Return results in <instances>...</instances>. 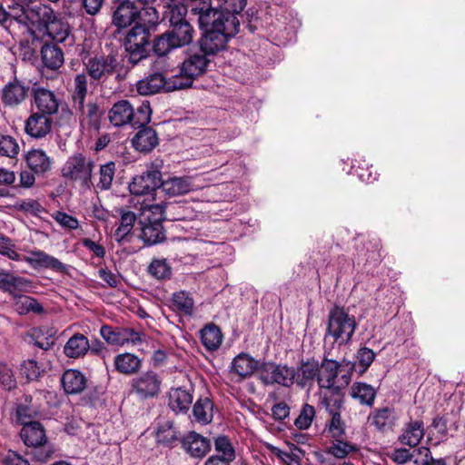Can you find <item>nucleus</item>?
Masks as SVG:
<instances>
[{"mask_svg":"<svg viewBox=\"0 0 465 465\" xmlns=\"http://www.w3.org/2000/svg\"><path fill=\"white\" fill-rule=\"evenodd\" d=\"M152 113L148 101L143 102L135 110L130 101L122 99L113 104L108 111L107 118L114 127H123L128 124L133 127H140L151 122Z\"/></svg>","mask_w":465,"mask_h":465,"instance_id":"obj_3","label":"nucleus"},{"mask_svg":"<svg viewBox=\"0 0 465 465\" xmlns=\"http://www.w3.org/2000/svg\"><path fill=\"white\" fill-rule=\"evenodd\" d=\"M83 64L85 71L84 74L86 75V78L89 76L96 84H104L114 74V78L118 83L125 78V74L120 72L122 66L117 60V56L113 54L91 55L84 60Z\"/></svg>","mask_w":465,"mask_h":465,"instance_id":"obj_4","label":"nucleus"},{"mask_svg":"<svg viewBox=\"0 0 465 465\" xmlns=\"http://www.w3.org/2000/svg\"><path fill=\"white\" fill-rule=\"evenodd\" d=\"M32 448L34 460L38 462H46L53 458L55 452L54 445L47 442V440L45 443H41L40 445L34 446Z\"/></svg>","mask_w":465,"mask_h":465,"instance_id":"obj_54","label":"nucleus"},{"mask_svg":"<svg viewBox=\"0 0 465 465\" xmlns=\"http://www.w3.org/2000/svg\"><path fill=\"white\" fill-rule=\"evenodd\" d=\"M166 32L178 48L190 45L193 39L194 31L189 22L170 26Z\"/></svg>","mask_w":465,"mask_h":465,"instance_id":"obj_38","label":"nucleus"},{"mask_svg":"<svg viewBox=\"0 0 465 465\" xmlns=\"http://www.w3.org/2000/svg\"><path fill=\"white\" fill-rule=\"evenodd\" d=\"M415 465H447L442 459H433L430 450L426 447L417 449V457L414 459Z\"/></svg>","mask_w":465,"mask_h":465,"instance_id":"obj_56","label":"nucleus"},{"mask_svg":"<svg viewBox=\"0 0 465 465\" xmlns=\"http://www.w3.org/2000/svg\"><path fill=\"white\" fill-rule=\"evenodd\" d=\"M179 431L173 425V421L167 420L160 424L156 430V438L158 442L165 446H173L179 440Z\"/></svg>","mask_w":465,"mask_h":465,"instance_id":"obj_42","label":"nucleus"},{"mask_svg":"<svg viewBox=\"0 0 465 465\" xmlns=\"http://www.w3.org/2000/svg\"><path fill=\"white\" fill-rule=\"evenodd\" d=\"M120 328V335H121V346L125 343L132 342L134 344L139 343L142 341L143 337L144 336L143 332L138 331L134 328H126V327H119Z\"/></svg>","mask_w":465,"mask_h":465,"instance_id":"obj_60","label":"nucleus"},{"mask_svg":"<svg viewBox=\"0 0 465 465\" xmlns=\"http://www.w3.org/2000/svg\"><path fill=\"white\" fill-rule=\"evenodd\" d=\"M431 427L436 430L435 441L432 442L433 445H438L440 441L446 440L448 436V426L447 420L442 417H436L433 419Z\"/></svg>","mask_w":465,"mask_h":465,"instance_id":"obj_62","label":"nucleus"},{"mask_svg":"<svg viewBox=\"0 0 465 465\" xmlns=\"http://www.w3.org/2000/svg\"><path fill=\"white\" fill-rule=\"evenodd\" d=\"M51 116L40 112H33L25 124V133L34 138H43L52 130Z\"/></svg>","mask_w":465,"mask_h":465,"instance_id":"obj_20","label":"nucleus"},{"mask_svg":"<svg viewBox=\"0 0 465 465\" xmlns=\"http://www.w3.org/2000/svg\"><path fill=\"white\" fill-rule=\"evenodd\" d=\"M61 382L67 394L81 393L86 387L85 376L77 370H67L64 372Z\"/></svg>","mask_w":465,"mask_h":465,"instance_id":"obj_32","label":"nucleus"},{"mask_svg":"<svg viewBox=\"0 0 465 465\" xmlns=\"http://www.w3.org/2000/svg\"><path fill=\"white\" fill-rule=\"evenodd\" d=\"M94 162L87 158L83 153L71 155L62 167V176L71 180L79 181L84 188L90 189L93 185L92 173Z\"/></svg>","mask_w":465,"mask_h":465,"instance_id":"obj_8","label":"nucleus"},{"mask_svg":"<svg viewBox=\"0 0 465 465\" xmlns=\"http://www.w3.org/2000/svg\"><path fill=\"white\" fill-rule=\"evenodd\" d=\"M43 336V331L39 328H33L26 334L25 341L37 348H40L44 351H48L54 344L53 341H50L48 338H45L43 341H39V338Z\"/></svg>","mask_w":465,"mask_h":465,"instance_id":"obj_55","label":"nucleus"},{"mask_svg":"<svg viewBox=\"0 0 465 465\" xmlns=\"http://www.w3.org/2000/svg\"><path fill=\"white\" fill-rule=\"evenodd\" d=\"M258 368V361L247 353H240L232 361L231 372L243 380L251 377Z\"/></svg>","mask_w":465,"mask_h":465,"instance_id":"obj_23","label":"nucleus"},{"mask_svg":"<svg viewBox=\"0 0 465 465\" xmlns=\"http://www.w3.org/2000/svg\"><path fill=\"white\" fill-rule=\"evenodd\" d=\"M90 349L88 339L82 333H74L64 346V353L68 358L78 359L84 357Z\"/></svg>","mask_w":465,"mask_h":465,"instance_id":"obj_31","label":"nucleus"},{"mask_svg":"<svg viewBox=\"0 0 465 465\" xmlns=\"http://www.w3.org/2000/svg\"><path fill=\"white\" fill-rule=\"evenodd\" d=\"M36 112L52 116L58 112L60 100L56 94L45 87H34L31 91Z\"/></svg>","mask_w":465,"mask_h":465,"instance_id":"obj_15","label":"nucleus"},{"mask_svg":"<svg viewBox=\"0 0 465 465\" xmlns=\"http://www.w3.org/2000/svg\"><path fill=\"white\" fill-rule=\"evenodd\" d=\"M323 403L326 407V410L331 416V420L326 424L327 432L330 434L331 439L343 438V436L346 433V424L344 420L341 419L340 411L331 407L329 400L327 398L323 399Z\"/></svg>","mask_w":465,"mask_h":465,"instance_id":"obj_34","label":"nucleus"},{"mask_svg":"<svg viewBox=\"0 0 465 465\" xmlns=\"http://www.w3.org/2000/svg\"><path fill=\"white\" fill-rule=\"evenodd\" d=\"M15 307L20 315H25L29 312H34L35 314H42L45 312L43 305L35 298L23 295L22 293L19 297H16Z\"/></svg>","mask_w":465,"mask_h":465,"instance_id":"obj_41","label":"nucleus"},{"mask_svg":"<svg viewBox=\"0 0 465 465\" xmlns=\"http://www.w3.org/2000/svg\"><path fill=\"white\" fill-rule=\"evenodd\" d=\"M25 4L23 3H15L12 5H9V11H7V23L15 20L18 24L26 25L27 18H28V8H25Z\"/></svg>","mask_w":465,"mask_h":465,"instance_id":"obj_53","label":"nucleus"},{"mask_svg":"<svg viewBox=\"0 0 465 465\" xmlns=\"http://www.w3.org/2000/svg\"><path fill=\"white\" fill-rule=\"evenodd\" d=\"M112 24L123 29L135 24L138 7L132 0H112Z\"/></svg>","mask_w":465,"mask_h":465,"instance_id":"obj_12","label":"nucleus"},{"mask_svg":"<svg viewBox=\"0 0 465 465\" xmlns=\"http://www.w3.org/2000/svg\"><path fill=\"white\" fill-rule=\"evenodd\" d=\"M9 242L0 243V253L8 257L13 261H24L35 270L49 269L56 272L64 273L67 267L57 258L40 250L29 251L28 255L20 258V254L16 252L13 246L8 244Z\"/></svg>","mask_w":465,"mask_h":465,"instance_id":"obj_6","label":"nucleus"},{"mask_svg":"<svg viewBox=\"0 0 465 465\" xmlns=\"http://www.w3.org/2000/svg\"><path fill=\"white\" fill-rule=\"evenodd\" d=\"M355 317L350 315L344 308L334 306L328 315V325L325 339L333 338L340 346L348 344L356 330Z\"/></svg>","mask_w":465,"mask_h":465,"instance_id":"obj_5","label":"nucleus"},{"mask_svg":"<svg viewBox=\"0 0 465 465\" xmlns=\"http://www.w3.org/2000/svg\"><path fill=\"white\" fill-rule=\"evenodd\" d=\"M151 34V31L137 25L126 34L124 48L128 54V61L133 65L148 57Z\"/></svg>","mask_w":465,"mask_h":465,"instance_id":"obj_9","label":"nucleus"},{"mask_svg":"<svg viewBox=\"0 0 465 465\" xmlns=\"http://www.w3.org/2000/svg\"><path fill=\"white\" fill-rule=\"evenodd\" d=\"M186 14L187 7L184 5L168 4L167 10L163 14V20H166L170 26L188 23L185 19Z\"/></svg>","mask_w":465,"mask_h":465,"instance_id":"obj_46","label":"nucleus"},{"mask_svg":"<svg viewBox=\"0 0 465 465\" xmlns=\"http://www.w3.org/2000/svg\"><path fill=\"white\" fill-rule=\"evenodd\" d=\"M315 414L316 411L314 407L308 403H304L298 417L294 420V426L299 430L309 429L315 418Z\"/></svg>","mask_w":465,"mask_h":465,"instance_id":"obj_50","label":"nucleus"},{"mask_svg":"<svg viewBox=\"0 0 465 465\" xmlns=\"http://www.w3.org/2000/svg\"><path fill=\"white\" fill-rule=\"evenodd\" d=\"M161 379L153 371H147L132 381L133 390L142 398L156 396L160 391Z\"/></svg>","mask_w":465,"mask_h":465,"instance_id":"obj_18","label":"nucleus"},{"mask_svg":"<svg viewBox=\"0 0 465 465\" xmlns=\"http://www.w3.org/2000/svg\"><path fill=\"white\" fill-rule=\"evenodd\" d=\"M42 35L54 42L64 43L71 35V26L67 21L55 15Z\"/></svg>","mask_w":465,"mask_h":465,"instance_id":"obj_30","label":"nucleus"},{"mask_svg":"<svg viewBox=\"0 0 465 465\" xmlns=\"http://www.w3.org/2000/svg\"><path fill=\"white\" fill-rule=\"evenodd\" d=\"M340 364L336 361L324 359L320 364V371L317 378L318 385L324 389L334 388Z\"/></svg>","mask_w":465,"mask_h":465,"instance_id":"obj_28","label":"nucleus"},{"mask_svg":"<svg viewBox=\"0 0 465 465\" xmlns=\"http://www.w3.org/2000/svg\"><path fill=\"white\" fill-rule=\"evenodd\" d=\"M174 75L166 79L162 73H153L136 83V90L141 95H153L161 92L181 90L173 88Z\"/></svg>","mask_w":465,"mask_h":465,"instance_id":"obj_11","label":"nucleus"},{"mask_svg":"<svg viewBox=\"0 0 465 465\" xmlns=\"http://www.w3.org/2000/svg\"><path fill=\"white\" fill-rule=\"evenodd\" d=\"M30 87L16 78L8 82L2 89V102L5 106L15 107L27 98Z\"/></svg>","mask_w":465,"mask_h":465,"instance_id":"obj_17","label":"nucleus"},{"mask_svg":"<svg viewBox=\"0 0 465 465\" xmlns=\"http://www.w3.org/2000/svg\"><path fill=\"white\" fill-rule=\"evenodd\" d=\"M18 152L19 145L15 138L9 135H3L0 138V155L13 158Z\"/></svg>","mask_w":465,"mask_h":465,"instance_id":"obj_57","label":"nucleus"},{"mask_svg":"<svg viewBox=\"0 0 465 465\" xmlns=\"http://www.w3.org/2000/svg\"><path fill=\"white\" fill-rule=\"evenodd\" d=\"M193 402L189 390L182 387L172 388L168 392V406L176 414L187 413Z\"/></svg>","mask_w":465,"mask_h":465,"instance_id":"obj_21","label":"nucleus"},{"mask_svg":"<svg viewBox=\"0 0 465 465\" xmlns=\"http://www.w3.org/2000/svg\"><path fill=\"white\" fill-rule=\"evenodd\" d=\"M114 366L121 374L134 375L140 371L142 360L134 353L124 352L114 357Z\"/></svg>","mask_w":465,"mask_h":465,"instance_id":"obj_27","label":"nucleus"},{"mask_svg":"<svg viewBox=\"0 0 465 465\" xmlns=\"http://www.w3.org/2000/svg\"><path fill=\"white\" fill-rule=\"evenodd\" d=\"M173 306L184 314L191 315L193 311V300L185 292H178L173 294Z\"/></svg>","mask_w":465,"mask_h":465,"instance_id":"obj_51","label":"nucleus"},{"mask_svg":"<svg viewBox=\"0 0 465 465\" xmlns=\"http://www.w3.org/2000/svg\"><path fill=\"white\" fill-rule=\"evenodd\" d=\"M356 358L359 365L362 368L361 372H364L373 362L375 352L371 349L361 347L358 350Z\"/></svg>","mask_w":465,"mask_h":465,"instance_id":"obj_63","label":"nucleus"},{"mask_svg":"<svg viewBox=\"0 0 465 465\" xmlns=\"http://www.w3.org/2000/svg\"><path fill=\"white\" fill-rule=\"evenodd\" d=\"M70 93L72 108L78 117L80 126L84 129L98 132L101 128L104 110L96 101H90L85 104L88 94V81L84 74L80 73L74 76Z\"/></svg>","mask_w":465,"mask_h":465,"instance_id":"obj_2","label":"nucleus"},{"mask_svg":"<svg viewBox=\"0 0 465 465\" xmlns=\"http://www.w3.org/2000/svg\"><path fill=\"white\" fill-rule=\"evenodd\" d=\"M223 333L219 327L213 323L205 325V349L208 351L217 350L223 341Z\"/></svg>","mask_w":465,"mask_h":465,"instance_id":"obj_48","label":"nucleus"},{"mask_svg":"<svg viewBox=\"0 0 465 465\" xmlns=\"http://www.w3.org/2000/svg\"><path fill=\"white\" fill-rule=\"evenodd\" d=\"M159 24V14L155 7L147 5L140 9L138 8L135 25L153 32Z\"/></svg>","mask_w":465,"mask_h":465,"instance_id":"obj_39","label":"nucleus"},{"mask_svg":"<svg viewBox=\"0 0 465 465\" xmlns=\"http://www.w3.org/2000/svg\"><path fill=\"white\" fill-rule=\"evenodd\" d=\"M139 129L132 138L133 147L143 153H151L158 144L159 138L156 131L148 124L135 127Z\"/></svg>","mask_w":465,"mask_h":465,"instance_id":"obj_19","label":"nucleus"},{"mask_svg":"<svg viewBox=\"0 0 465 465\" xmlns=\"http://www.w3.org/2000/svg\"><path fill=\"white\" fill-rule=\"evenodd\" d=\"M0 382L7 391H11L16 386L13 371L5 363H0Z\"/></svg>","mask_w":465,"mask_h":465,"instance_id":"obj_64","label":"nucleus"},{"mask_svg":"<svg viewBox=\"0 0 465 465\" xmlns=\"http://www.w3.org/2000/svg\"><path fill=\"white\" fill-rule=\"evenodd\" d=\"M215 450L220 454V458L227 460H232L235 458L234 448L226 436H219L214 440Z\"/></svg>","mask_w":465,"mask_h":465,"instance_id":"obj_52","label":"nucleus"},{"mask_svg":"<svg viewBox=\"0 0 465 465\" xmlns=\"http://www.w3.org/2000/svg\"><path fill=\"white\" fill-rule=\"evenodd\" d=\"M21 372L28 381H35L40 377L41 370L36 361L27 360L22 363Z\"/></svg>","mask_w":465,"mask_h":465,"instance_id":"obj_61","label":"nucleus"},{"mask_svg":"<svg viewBox=\"0 0 465 465\" xmlns=\"http://www.w3.org/2000/svg\"><path fill=\"white\" fill-rule=\"evenodd\" d=\"M357 447L342 440V438L332 439L331 444L327 447L325 452L333 456L336 459H345L349 454L355 452Z\"/></svg>","mask_w":465,"mask_h":465,"instance_id":"obj_43","label":"nucleus"},{"mask_svg":"<svg viewBox=\"0 0 465 465\" xmlns=\"http://www.w3.org/2000/svg\"><path fill=\"white\" fill-rule=\"evenodd\" d=\"M178 48L167 32L158 35L153 41V51L158 56H164Z\"/></svg>","mask_w":465,"mask_h":465,"instance_id":"obj_47","label":"nucleus"},{"mask_svg":"<svg viewBox=\"0 0 465 465\" xmlns=\"http://www.w3.org/2000/svg\"><path fill=\"white\" fill-rule=\"evenodd\" d=\"M120 226L114 232V238L117 242H122L133 230L136 221V215L131 211L121 210Z\"/></svg>","mask_w":465,"mask_h":465,"instance_id":"obj_44","label":"nucleus"},{"mask_svg":"<svg viewBox=\"0 0 465 465\" xmlns=\"http://www.w3.org/2000/svg\"><path fill=\"white\" fill-rule=\"evenodd\" d=\"M198 50L189 49L187 58L183 62L179 74L174 75L173 88L192 87L193 81L203 74V34L197 41Z\"/></svg>","mask_w":465,"mask_h":465,"instance_id":"obj_7","label":"nucleus"},{"mask_svg":"<svg viewBox=\"0 0 465 465\" xmlns=\"http://www.w3.org/2000/svg\"><path fill=\"white\" fill-rule=\"evenodd\" d=\"M161 185V172L158 170H147L140 175L133 178L129 184V191L134 195L152 194Z\"/></svg>","mask_w":465,"mask_h":465,"instance_id":"obj_13","label":"nucleus"},{"mask_svg":"<svg viewBox=\"0 0 465 465\" xmlns=\"http://www.w3.org/2000/svg\"><path fill=\"white\" fill-rule=\"evenodd\" d=\"M246 5V0H223V7L205 13V56L224 48L240 26L236 17Z\"/></svg>","mask_w":465,"mask_h":465,"instance_id":"obj_1","label":"nucleus"},{"mask_svg":"<svg viewBox=\"0 0 465 465\" xmlns=\"http://www.w3.org/2000/svg\"><path fill=\"white\" fill-rule=\"evenodd\" d=\"M15 208L18 211H22L32 215H39L41 213L45 212V208L37 200L35 199L21 200L16 203Z\"/></svg>","mask_w":465,"mask_h":465,"instance_id":"obj_58","label":"nucleus"},{"mask_svg":"<svg viewBox=\"0 0 465 465\" xmlns=\"http://www.w3.org/2000/svg\"><path fill=\"white\" fill-rule=\"evenodd\" d=\"M32 287L33 282L31 280L15 275L8 271H0V291L14 299L19 297L23 292H29Z\"/></svg>","mask_w":465,"mask_h":465,"instance_id":"obj_14","label":"nucleus"},{"mask_svg":"<svg viewBox=\"0 0 465 465\" xmlns=\"http://www.w3.org/2000/svg\"><path fill=\"white\" fill-rule=\"evenodd\" d=\"M148 272L157 280L170 279L172 268L164 259H154L148 267Z\"/></svg>","mask_w":465,"mask_h":465,"instance_id":"obj_49","label":"nucleus"},{"mask_svg":"<svg viewBox=\"0 0 465 465\" xmlns=\"http://www.w3.org/2000/svg\"><path fill=\"white\" fill-rule=\"evenodd\" d=\"M140 223L142 225L140 238L146 245L157 244L165 240L163 223L160 220L148 219V223L141 221Z\"/></svg>","mask_w":465,"mask_h":465,"instance_id":"obj_24","label":"nucleus"},{"mask_svg":"<svg viewBox=\"0 0 465 465\" xmlns=\"http://www.w3.org/2000/svg\"><path fill=\"white\" fill-rule=\"evenodd\" d=\"M320 364L318 361H302L298 369L295 370L294 382L302 388L310 385L318 378Z\"/></svg>","mask_w":465,"mask_h":465,"instance_id":"obj_26","label":"nucleus"},{"mask_svg":"<svg viewBox=\"0 0 465 465\" xmlns=\"http://www.w3.org/2000/svg\"><path fill=\"white\" fill-rule=\"evenodd\" d=\"M25 162L28 168L35 174H44L51 170V159L41 149L30 150L25 154Z\"/></svg>","mask_w":465,"mask_h":465,"instance_id":"obj_29","label":"nucleus"},{"mask_svg":"<svg viewBox=\"0 0 465 465\" xmlns=\"http://www.w3.org/2000/svg\"><path fill=\"white\" fill-rule=\"evenodd\" d=\"M259 380L264 385L291 387L295 381V369L287 365L264 363L259 369Z\"/></svg>","mask_w":465,"mask_h":465,"instance_id":"obj_10","label":"nucleus"},{"mask_svg":"<svg viewBox=\"0 0 465 465\" xmlns=\"http://www.w3.org/2000/svg\"><path fill=\"white\" fill-rule=\"evenodd\" d=\"M115 163L107 162L104 164H101L99 168V181L96 183L97 188L101 191L109 190L112 187V183L115 174Z\"/></svg>","mask_w":465,"mask_h":465,"instance_id":"obj_45","label":"nucleus"},{"mask_svg":"<svg viewBox=\"0 0 465 465\" xmlns=\"http://www.w3.org/2000/svg\"><path fill=\"white\" fill-rule=\"evenodd\" d=\"M351 396L361 405L371 407L374 403L377 391L365 382H354L351 387Z\"/></svg>","mask_w":465,"mask_h":465,"instance_id":"obj_37","label":"nucleus"},{"mask_svg":"<svg viewBox=\"0 0 465 465\" xmlns=\"http://www.w3.org/2000/svg\"><path fill=\"white\" fill-rule=\"evenodd\" d=\"M183 448L193 457L203 456V436L195 431H190L181 440Z\"/></svg>","mask_w":465,"mask_h":465,"instance_id":"obj_40","label":"nucleus"},{"mask_svg":"<svg viewBox=\"0 0 465 465\" xmlns=\"http://www.w3.org/2000/svg\"><path fill=\"white\" fill-rule=\"evenodd\" d=\"M424 434L423 421L421 420H411L404 425L402 432L399 436V441L403 445L416 447L423 439Z\"/></svg>","mask_w":465,"mask_h":465,"instance_id":"obj_22","label":"nucleus"},{"mask_svg":"<svg viewBox=\"0 0 465 465\" xmlns=\"http://www.w3.org/2000/svg\"><path fill=\"white\" fill-rule=\"evenodd\" d=\"M397 419L395 410L390 407L377 409L369 416L371 423L379 430H391Z\"/></svg>","mask_w":465,"mask_h":465,"instance_id":"obj_33","label":"nucleus"},{"mask_svg":"<svg viewBox=\"0 0 465 465\" xmlns=\"http://www.w3.org/2000/svg\"><path fill=\"white\" fill-rule=\"evenodd\" d=\"M100 335L111 345L121 346L120 328H114L110 325H103L100 329Z\"/></svg>","mask_w":465,"mask_h":465,"instance_id":"obj_59","label":"nucleus"},{"mask_svg":"<svg viewBox=\"0 0 465 465\" xmlns=\"http://www.w3.org/2000/svg\"><path fill=\"white\" fill-rule=\"evenodd\" d=\"M41 56L45 67L58 69L64 64V53L55 45L45 43L41 48Z\"/></svg>","mask_w":465,"mask_h":465,"instance_id":"obj_36","label":"nucleus"},{"mask_svg":"<svg viewBox=\"0 0 465 465\" xmlns=\"http://www.w3.org/2000/svg\"><path fill=\"white\" fill-rule=\"evenodd\" d=\"M20 436L24 443L28 447L40 445L47 440L45 428L39 421L23 424Z\"/></svg>","mask_w":465,"mask_h":465,"instance_id":"obj_25","label":"nucleus"},{"mask_svg":"<svg viewBox=\"0 0 465 465\" xmlns=\"http://www.w3.org/2000/svg\"><path fill=\"white\" fill-rule=\"evenodd\" d=\"M192 183L188 177H170L161 179L160 189L168 196L173 197L184 194L191 190Z\"/></svg>","mask_w":465,"mask_h":465,"instance_id":"obj_35","label":"nucleus"},{"mask_svg":"<svg viewBox=\"0 0 465 465\" xmlns=\"http://www.w3.org/2000/svg\"><path fill=\"white\" fill-rule=\"evenodd\" d=\"M55 12L46 5H35L28 8L26 27L32 32L43 34L52 19H54Z\"/></svg>","mask_w":465,"mask_h":465,"instance_id":"obj_16","label":"nucleus"}]
</instances>
